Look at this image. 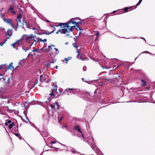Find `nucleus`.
Instances as JSON below:
<instances>
[{
	"label": "nucleus",
	"instance_id": "bb28decb",
	"mask_svg": "<svg viewBox=\"0 0 155 155\" xmlns=\"http://www.w3.org/2000/svg\"><path fill=\"white\" fill-rule=\"evenodd\" d=\"M40 79L41 81L42 80H45V78L44 77V76L43 74H41L40 75Z\"/></svg>",
	"mask_w": 155,
	"mask_h": 155
},
{
	"label": "nucleus",
	"instance_id": "20e7f679",
	"mask_svg": "<svg viewBox=\"0 0 155 155\" xmlns=\"http://www.w3.org/2000/svg\"><path fill=\"white\" fill-rule=\"evenodd\" d=\"M52 92L49 94V95L50 96V97L48 98L47 101H46V104H48V101H49L51 99L55 97V94L54 92L56 91L57 90V87H56L55 89H52Z\"/></svg>",
	"mask_w": 155,
	"mask_h": 155
},
{
	"label": "nucleus",
	"instance_id": "4be33fe9",
	"mask_svg": "<svg viewBox=\"0 0 155 155\" xmlns=\"http://www.w3.org/2000/svg\"><path fill=\"white\" fill-rule=\"evenodd\" d=\"M71 58V57H68V58H65L64 59V60L65 61V63L68 64V61Z\"/></svg>",
	"mask_w": 155,
	"mask_h": 155
},
{
	"label": "nucleus",
	"instance_id": "c85d7f7f",
	"mask_svg": "<svg viewBox=\"0 0 155 155\" xmlns=\"http://www.w3.org/2000/svg\"><path fill=\"white\" fill-rule=\"evenodd\" d=\"M22 15L20 13H19L17 17V19H21L22 17Z\"/></svg>",
	"mask_w": 155,
	"mask_h": 155
},
{
	"label": "nucleus",
	"instance_id": "6e6d98bb",
	"mask_svg": "<svg viewBox=\"0 0 155 155\" xmlns=\"http://www.w3.org/2000/svg\"><path fill=\"white\" fill-rule=\"evenodd\" d=\"M56 143V142L55 141H52L51 142V144L54 143Z\"/></svg>",
	"mask_w": 155,
	"mask_h": 155
},
{
	"label": "nucleus",
	"instance_id": "dca6fc26",
	"mask_svg": "<svg viewBox=\"0 0 155 155\" xmlns=\"http://www.w3.org/2000/svg\"><path fill=\"white\" fill-rule=\"evenodd\" d=\"M5 17L4 18H2L4 21L8 24H9L10 23L11 21V19L8 18L5 19Z\"/></svg>",
	"mask_w": 155,
	"mask_h": 155
},
{
	"label": "nucleus",
	"instance_id": "423d86ee",
	"mask_svg": "<svg viewBox=\"0 0 155 155\" xmlns=\"http://www.w3.org/2000/svg\"><path fill=\"white\" fill-rule=\"evenodd\" d=\"M141 82L140 85L143 87H145L146 85L147 79L145 77H141L140 79Z\"/></svg>",
	"mask_w": 155,
	"mask_h": 155
},
{
	"label": "nucleus",
	"instance_id": "5fc2aeb1",
	"mask_svg": "<svg viewBox=\"0 0 155 155\" xmlns=\"http://www.w3.org/2000/svg\"><path fill=\"white\" fill-rule=\"evenodd\" d=\"M26 119L28 120V121L29 123L30 124H31V123L29 121V120L28 119V117L26 116Z\"/></svg>",
	"mask_w": 155,
	"mask_h": 155
},
{
	"label": "nucleus",
	"instance_id": "5701e85b",
	"mask_svg": "<svg viewBox=\"0 0 155 155\" xmlns=\"http://www.w3.org/2000/svg\"><path fill=\"white\" fill-rule=\"evenodd\" d=\"M15 134L16 136L18 137L20 140H21L23 139L20 134L17 133H15Z\"/></svg>",
	"mask_w": 155,
	"mask_h": 155
},
{
	"label": "nucleus",
	"instance_id": "bf43d9fd",
	"mask_svg": "<svg viewBox=\"0 0 155 155\" xmlns=\"http://www.w3.org/2000/svg\"><path fill=\"white\" fill-rule=\"evenodd\" d=\"M32 124L33 125H34V127H35L36 129H37V127L36 126H35V125H34V124Z\"/></svg>",
	"mask_w": 155,
	"mask_h": 155
},
{
	"label": "nucleus",
	"instance_id": "2f4dec72",
	"mask_svg": "<svg viewBox=\"0 0 155 155\" xmlns=\"http://www.w3.org/2000/svg\"><path fill=\"white\" fill-rule=\"evenodd\" d=\"M14 10V8L13 6H11L9 8V9L8 10V12H9L10 11H13Z\"/></svg>",
	"mask_w": 155,
	"mask_h": 155
},
{
	"label": "nucleus",
	"instance_id": "603ef678",
	"mask_svg": "<svg viewBox=\"0 0 155 155\" xmlns=\"http://www.w3.org/2000/svg\"><path fill=\"white\" fill-rule=\"evenodd\" d=\"M25 24L27 26V27L28 28V24L27 23V22H25Z\"/></svg>",
	"mask_w": 155,
	"mask_h": 155
},
{
	"label": "nucleus",
	"instance_id": "9b49d317",
	"mask_svg": "<svg viewBox=\"0 0 155 155\" xmlns=\"http://www.w3.org/2000/svg\"><path fill=\"white\" fill-rule=\"evenodd\" d=\"M9 78L3 76L2 74H0V80L1 81H4L6 82V81H8Z\"/></svg>",
	"mask_w": 155,
	"mask_h": 155
},
{
	"label": "nucleus",
	"instance_id": "8fccbe9b",
	"mask_svg": "<svg viewBox=\"0 0 155 155\" xmlns=\"http://www.w3.org/2000/svg\"><path fill=\"white\" fill-rule=\"evenodd\" d=\"M32 55V52H30L28 54V56H29L31 55Z\"/></svg>",
	"mask_w": 155,
	"mask_h": 155
},
{
	"label": "nucleus",
	"instance_id": "79ce46f5",
	"mask_svg": "<svg viewBox=\"0 0 155 155\" xmlns=\"http://www.w3.org/2000/svg\"><path fill=\"white\" fill-rule=\"evenodd\" d=\"M59 26H60L59 25H50V26L51 27H52V28H53L54 27H59Z\"/></svg>",
	"mask_w": 155,
	"mask_h": 155
},
{
	"label": "nucleus",
	"instance_id": "412c9836",
	"mask_svg": "<svg viewBox=\"0 0 155 155\" xmlns=\"http://www.w3.org/2000/svg\"><path fill=\"white\" fill-rule=\"evenodd\" d=\"M38 41L37 40V42H38V41H41V42H45L47 41L46 39H45L44 40H42V39L41 38H38Z\"/></svg>",
	"mask_w": 155,
	"mask_h": 155
},
{
	"label": "nucleus",
	"instance_id": "a18cd8bd",
	"mask_svg": "<svg viewBox=\"0 0 155 155\" xmlns=\"http://www.w3.org/2000/svg\"><path fill=\"white\" fill-rule=\"evenodd\" d=\"M83 70L84 71H86V69H87V68H86V66H84L83 67Z\"/></svg>",
	"mask_w": 155,
	"mask_h": 155
},
{
	"label": "nucleus",
	"instance_id": "3c124183",
	"mask_svg": "<svg viewBox=\"0 0 155 155\" xmlns=\"http://www.w3.org/2000/svg\"><path fill=\"white\" fill-rule=\"evenodd\" d=\"M9 25H11L12 27L15 28L14 27L12 23H11V22L9 24Z\"/></svg>",
	"mask_w": 155,
	"mask_h": 155
},
{
	"label": "nucleus",
	"instance_id": "4468645a",
	"mask_svg": "<svg viewBox=\"0 0 155 155\" xmlns=\"http://www.w3.org/2000/svg\"><path fill=\"white\" fill-rule=\"evenodd\" d=\"M59 32L61 33L65 34L66 33L64 28H63V29H59L56 32V34H58Z\"/></svg>",
	"mask_w": 155,
	"mask_h": 155
},
{
	"label": "nucleus",
	"instance_id": "052dcab7",
	"mask_svg": "<svg viewBox=\"0 0 155 155\" xmlns=\"http://www.w3.org/2000/svg\"><path fill=\"white\" fill-rule=\"evenodd\" d=\"M32 29H33V30H35L36 29V28H35V27H34V28H33Z\"/></svg>",
	"mask_w": 155,
	"mask_h": 155
},
{
	"label": "nucleus",
	"instance_id": "4c0bfd02",
	"mask_svg": "<svg viewBox=\"0 0 155 155\" xmlns=\"http://www.w3.org/2000/svg\"><path fill=\"white\" fill-rule=\"evenodd\" d=\"M56 59L54 58H53L52 61H50V62H51V63H54L56 61Z\"/></svg>",
	"mask_w": 155,
	"mask_h": 155
},
{
	"label": "nucleus",
	"instance_id": "2eb2a0df",
	"mask_svg": "<svg viewBox=\"0 0 155 155\" xmlns=\"http://www.w3.org/2000/svg\"><path fill=\"white\" fill-rule=\"evenodd\" d=\"M132 8V7H127L124 8V11L123 10L121 11V13H124V12H128V10Z\"/></svg>",
	"mask_w": 155,
	"mask_h": 155
},
{
	"label": "nucleus",
	"instance_id": "39448f33",
	"mask_svg": "<svg viewBox=\"0 0 155 155\" xmlns=\"http://www.w3.org/2000/svg\"><path fill=\"white\" fill-rule=\"evenodd\" d=\"M54 47V45H49L48 46V48L50 51H51L53 52H54L55 51V52H54V54L55 55H56L58 54L59 53V50H58L57 48H52V47Z\"/></svg>",
	"mask_w": 155,
	"mask_h": 155
},
{
	"label": "nucleus",
	"instance_id": "774afa93",
	"mask_svg": "<svg viewBox=\"0 0 155 155\" xmlns=\"http://www.w3.org/2000/svg\"><path fill=\"white\" fill-rule=\"evenodd\" d=\"M74 47L75 48H78V47L77 46H76L75 45L74 46Z\"/></svg>",
	"mask_w": 155,
	"mask_h": 155
},
{
	"label": "nucleus",
	"instance_id": "09e8293b",
	"mask_svg": "<svg viewBox=\"0 0 155 155\" xmlns=\"http://www.w3.org/2000/svg\"><path fill=\"white\" fill-rule=\"evenodd\" d=\"M7 122L8 123V124H10L12 123V121L11 120H8V121Z\"/></svg>",
	"mask_w": 155,
	"mask_h": 155
},
{
	"label": "nucleus",
	"instance_id": "338daca9",
	"mask_svg": "<svg viewBox=\"0 0 155 155\" xmlns=\"http://www.w3.org/2000/svg\"><path fill=\"white\" fill-rule=\"evenodd\" d=\"M26 59H23L22 60V61H25Z\"/></svg>",
	"mask_w": 155,
	"mask_h": 155
},
{
	"label": "nucleus",
	"instance_id": "393cba45",
	"mask_svg": "<svg viewBox=\"0 0 155 155\" xmlns=\"http://www.w3.org/2000/svg\"><path fill=\"white\" fill-rule=\"evenodd\" d=\"M41 73V70L39 69L35 73V75L36 76H38L39 74H40Z\"/></svg>",
	"mask_w": 155,
	"mask_h": 155
},
{
	"label": "nucleus",
	"instance_id": "ddd939ff",
	"mask_svg": "<svg viewBox=\"0 0 155 155\" xmlns=\"http://www.w3.org/2000/svg\"><path fill=\"white\" fill-rule=\"evenodd\" d=\"M92 148L94 150H96L97 151V153L98 155H103V154L98 150V149L96 146H93Z\"/></svg>",
	"mask_w": 155,
	"mask_h": 155
},
{
	"label": "nucleus",
	"instance_id": "4d7b16f0",
	"mask_svg": "<svg viewBox=\"0 0 155 155\" xmlns=\"http://www.w3.org/2000/svg\"><path fill=\"white\" fill-rule=\"evenodd\" d=\"M77 30H81V31L82 30L81 28H79V27H78V28H77Z\"/></svg>",
	"mask_w": 155,
	"mask_h": 155
},
{
	"label": "nucleus",
	"instance_id": "c03bdc74",
	"mask_svg": "<svg viewBox=\"0 0 155 155\" xmlns=\"http://www.w3.org/2000/svg\"><path fill=\"white\" fill-rule=\"evenodd\" d=\"M41 134L42 135L43 137H45V133H44L42 132V133H41Z\"/></svg>",
	"mask_w": 155,
	"mask_h": 155
},
{
	"label": "nucleus",
	"instance_id": "a211bd4d",
	"mask_svg": "<svg viewBox=\"0 0 155 155\" xmlns=\"http://www.w3.org/2000/svg\"><path fill=\"white\" fill-rule=\"evenodd\" d=\"M77 52L78 54V55L77 56V58L79 59H80V60H83V61H84L85 60V59L82 58H81V56L80 55V53L79 52V51H78V49H77Z\"/></svg>",
	"mask_w": 155,
	"mask_h": 155
},
{
	"label": "nucleus",
	"instance_id": "0e129e2a",
	"mask_svg": "<svg viewBox=\"0 0 155 155\" xmlns=\"http://www.w3.org/2000/svg\"><path fill=\"white\" fill-rule=\"evenodd\" d=\"M55 68H56V69H57L58 68V66L56 65V66L55 67Z\"/></svg>",
	"mask_w": 155,
	"mask_h": 155
},
{
	"label": "nucleus",
	"instance_id": "69168bd1",
	"mask_svg": "<svg viewBox=\"0 0 155 155\" xmlns=\"http://www.w3.org/2000/svg\"><path fill=\"white\" fill-rule=\"evenodd\" d=\"M97 39H98V38L97 37H96L95 38V40H97Z\"/></svg>",
	"mask_w": 155,
	"mask_h": 155
},
{
	"label": "nucleus",
	"instance_id": "864d4df0",
	"mask_svg": "<svg viewBox=\"0 0 155 155\" xmlns=\"http://www.w3.org/2000/svg\"><path fill=\"white\" fill-rule=\"evenodd\" d=\"M38 51V49H34L32 51H35L37 52Z\"/></svg>",
	"mask_w": 155,
	"mask_h": 155
},
{
	"label": "nucleus",
	"instance_id": "e2e57ef3",
	"mask_svg": "<svg viewBox=\"0 0 155 155\" xmlns=\"http://www.w3.org/2000/svg\"><path fill=\"white\" fill-rule=\"evenodd\" d=\"M116 12V11H114L113 12V14H114V13H115Z\"/></svg>",
	"mask_w": 155,
	"mask_h": 155
},
{
	"label": "nucleus",
	"instance_id": "6ab92c4d",
	"mask_svg": "<svg viewBox=\"0 0 155 155\" xmlns=\"http://www.w3.org/2000/svg\"><path fill=\"white\" fill-rule=\"evenodd\" d=\"M7 68V65L6 64L4 65L2 64L0 66V69H2V70L5 69Z\"/></svg>",
	"mask_w": 155,
	"mask_h": 155
},
{
	"label": "nucleus",
	"instance_id": "aec40b11",
	"mask_svg": "<svg viewBox=\"0 0 155 155\" xmlns=\"http://www.w3.org/2000/svg\"><path fill=\"white\" fill-rule=\"evenodd\" d=\"M73 91H72V93L74 94H78V92L79 91V90H77L76 89L73 88Z\"/></svg>",
	"mask_w": 155,
	"mask_h": 155
},
{
	"label": "nucleus",
	"instance_id": "1a4fd4ad",
	"mask_svg": "<svg viewBox=\"0 0 155 155\" xmlns=\"http://www.w3.org/2000/svg\"><path fill=\"white\" fill-rule=\"evenodd\" d=\"M142 97L141 95L137 96L135 98V100L134 101L132 102H143V101L142 99Z\"/></svg>",
	"mask_w": 155,
	"mask_h": 155
},
{
	"label": "nucleus",
	"instance_id": "e433bc0d",
	"mask_svg": "<svg viewBox=\"0 0 155 155\" xmlns=\"http://www.w3.org/2000/svg\"><path fill=\"white\" fill-rule=\"evenodd\" d=\"M51 62H50V61H48V63L46 64V66L47 67H49L50 66Z\"/></svg>",
	"mask_w": 155,
	"mask_h": 155
},
{
	"label": "nucleus",
	"instance_id": "72a5a7b5",
	"mask_svg": "<svg viewBox=\"0 0 155 155\" xmlns=\"http://www.w3.org/2000/svg\"><path fill=\"white\" fill-rule=\"evenodd\" d=\"M17 26H18L20 23H21V19H17Z\"/></svg>",
	"mask_w": 155,
	"mask_h": 155
},
{
	"label": "nucleus",
	"instance_id": "a878e982",
	"mask_svg": "<svg viewBox=\"0 0 155 155\" xmlns=\"http://www.w3.org/2000/svg\"><path fill=\"white\" fill-rule=\"evenodd\" d=\"M14 126V123H12L10 124L9 125V128L10 129H11Z\"/></svg>",
	"mask_w": 155,
	"mask_h": 155
},
{
	"label": "nucleus",
	"instance_id": "de8ad7c7",
	"mask_svg": "<svg viewBox=\"0 0 155 155\" xmlns=\"http://www.w3.org/2000/svg\"><path fill=\"white\" fill-rule=\"evenodd\" d=\"M11 12L12 13V14H13L14 15H15V12L14 11H11Z\"/></svg>",
	"mask_w": 155,
	"mask_h": 155
},
{
	"label": "nucleus",
	"instance_id": "13d9d810",
	"mask_svg": "<svg viewBox=\"0 0 155 155\" xmlns=\"http://www.w3.org/2000/svg\"><path fill=\"white\" fill-rule=\"evenodd\" d=\"M140 38H141V39H144V40L145 41H146V40L144 38H143V37H140Z\"/></svg>",
	"mask_w": 155,
	"mask_h": 155
},
{
	"label": "nucleus",
	"instance_id": "37998d69",
	"mask_svg": "<svg viewBox=\"0 0 155 155\" xmlns=\"http://www.w3.org/2000/svg\"><path fill=\"white\" fill-rule=\"evenodd\" d=\"M141 2H140V1H139L136 4V8L137 6H138L141 3Z\"/></svg>",
	"mask_w": 155,
	"mask_h": 155
},
{
	"label": "nucleus",
	"instance_id": "ea45409f",
	"mask_svg": "<svg viewBox=\"0 0 155 155\" xmlns=\"http://www.w3.org/2000/svg\"><path fill=\"white\" fill-rule=\"evenodd\" d=\"M7 40V39H5V41L4 42L2 43H0V46H2L3 44L5 43V42Z\"/></svg>",
	"mask_w": 155,
	"mask_h": 155
},
{
	"label": "nucleus",
	"instance_id": "9d476101",
	"mask_svg": "<svg viewBox=\"0 0 155 155\" xmlns=\"http://www.w3.org/2000/svg\"><path fill=\"white\" fill-rule=\"evenodd\" d=\"M6 35L8 36L7 39H9L12 36L13 32L12 30L11 29H8L6 33Z\"/></svg>",
	"mask_w": 155,
	"mask_h": 155
},
{
	"label": "nucleus",
	"instance_id": "0eeeda50",
	"mask_svg": "<svg viewBox=\"0 0 155 155\" xmlns=\"http://www.w3.org/2000/svg\"><path fill=\"white\" fill-rule=\"evenodd\" d=\"M51 107L52 108L55 110H58L59 107L58 103L57 102L51 104Z\"/></svg>",
	"mask_w": 155,
	"mask_h": 155
},
{
	"label": "nucleus",
	"instance_id": "6e6552de",
	"mask_svg": "<svg viewBox=\"0 0 155 155\" xmlns=\"http://www.w3.org/2000/svg\"><path fill=\"white\" fill-rule=\"evenodd\" d=\"M72 91H73V88H68L65 90L64 93L68 95H70L72 93Z\"/></svg>",
	"mask_w": 155,
	"mask_h": 155
},
{
	"label": "nucleus",
	"instance_id": "680f3d73",
	"mask_svg": "<svg viewBox=\"0 0 155 155\" xmlns=\"http://www.w3.org/2000/svg\"><path fill=\"white\" fill-rule=\"evenodd\" d=\"M5 125H8V123L7 122H6L5 123Z\"/></svg>",
	"mask_w": 155,
	"mask_h": 155
},
{
	"label": "nucleus",
	"instance_id": "473e14b6",
	"mask_svg": "<svg viewBox=\"0 0 155 155\" xmlns=\"http://www.w3.org/2000/svg\"><path fill=\"white\" fill-rule=\"evenodd\" d=\"M64 118V116L63 115H61V116L58 119V121L59 123L61 121V120H62L63 118Z\"/></svg>",
	"mask_w": 155,
	"mask_h": 155
},
{
	"label": "nucleus",
	"instance_id": "f704fd0d",
	"mask_svg": "<svg viewBox=\"0 0 155 155\" xmlns=\"http://www.w3.org/2000/svg\"><path fill=\"white\" fill-rule=\"evenodd\" d=\"M22 49L23 50L25 51V52H27L29 49V48H25V47H23Z\"/></svg>",
	"mask_w": 155,
	"mask_h": 155
},
{
	"label": "nucleus",
	"instance_id": "c9c22d12",
	"mask_svg": "<svg viewBox=\"0 0 155 155\" xmlns=\"http://www.w3.org/2000/svg\"><path fill=\"white\" fill-rule=\"evenodd\" d=\"M18 45V42L16 43H14V44L12 45L13 46V47L14 48H15L17 50L18 49L17 48H15V45Z\"/></svg>",
	"mask_w": 155,
	"mask_h": 155
},
{
	"label": "nucleus",
	"instance_id": "58836bf2",
	"mask_svg": "<svg viewBox=\"0 0 155 155\" xmlns=\"http://www.w3.org/2000/svg\"><path fill=\"white\" fill-rule=\"evenodd\" d=\"M24 63L23 62L22 60H21L20 61V62H19V65L20 66H22L23 65Z\"/></svg>",
	"mask_w": 155,
	"mask_h": 155
},
{
	"label": "nucleus",
	"instance_id": "7c9ffc66",
	"mask_svg": "<svg viewBox=\"0 0 155 155\" xmlns=\"http://www.w3.org/2000/svg\"><path fill=\"white\" fill-rule=\"evenodd\" d=\"M34 81V85L32 87H35V85L37 84L38 82V81L37 80H35Z\"/></svg>",
	"mask_w": 155,
	"mask_h": 155
},
{
	"label": "nucleus",
	"instance_id": "a19ab883",
	"mask_svg": "<svg viewBox=\"0 0 155 155\" xmlns=\"http://www.w3.org/2000/svg\"><path fill=\"white\" fill-rule=\"evenodd\" d=\"M142 53H149L150 54H151V53H150V52H149L147 51H144L143 53H141V54H142Z\"/></svg>",
	"mask_w": 155,
	"mask_h": 155
},
{
	"label": "nucleus",
	"instance_id": "f3484780",
	"mask_svg": "<svg viewBox=\"0 0 155 155\" xmlns=\"http://www.w3.org/2000/svg\"><path fill=\"white\" fill-rule=\"evenodd\" d=\"M67 148L70 151H71V152L75 153H78L77 152L76 150L73 148H72V147H68V148L67 147Z\"/></svg>",
	"mask_w": 155,
	"mask_h": 155
},
{
	"label": "nucleus",
	"instance_id": "b1692460",
	"mask_svg": "<svg viewBox=\"0 0 155 155\" xmlns=\"http://www.w3.org/2000/svg\"><path fill=\"white\" fill-rule=\"evenodd\" d=\"M0 17L2 19L5 18V16L4 14H2L1 10H0Z\"/></svg>",
	"mask_w": 155,
	"mask_h": 155
},
{
	"label": "nucleus",
	"instance_id": "f257e3e1",
	"mask_svg": "<svg viewBox=\"0 0 155 155\" xmlns=\"http://www.w3.org/2000/svg\"><path fill=\"white\" fill-rule=\"evenodd\" d=\"M76 20H80L79 18H73L69 20L67 23H60L59 25L61 28H64L66 33L72 31V28L75 27L76 26L78 27L80 22V21H75Z\"/></svg>",
	"mask_w": 155,
	"mask_h": 155
},
{
	"label": "nucleus",
	"instance_id": "7ed1b4c3",
	"mask_svg": "<svg viewBox=\"0 0 155 155\" xmlns=\"http://www.w3.org/2000/svg\"><path fill=\"white\" fill-rule=\"evenodd\" d=\"M74 130L78 131L79 133L81 134L82 136V137L84 139H85L87 140H90V139L91 140V141H93V138L92 137H91L90 135L88 136V137H87V135H85L84 136L83 134H82V132L81 130V128L80 127L79 125H77L74 127Z\"/></svg>",
	"mask_w": 155,
	"mask_h": 155
},
{
	"label": "nucleus",
	"instance_id": "f03ea898",
	"mask_svg": "<svg viewBox=\"0 0 155 155\" xmlns=\"http://www.w3.org/2000/svg\"><path fill=\"white\" fill-rule=\"evenodd\" d=\"M38 38H36L35 35L30 34L29 35H27V37L25 39V41L27 43L30 44V46L31 47L33 45H35L37 44V41Z\"/></svg>",
	"mask_w": 155,
	"mask_h": 155
},
{
	"label": "nucleus",
	"instance_id": "c756f323",
	"mask_svg": "<svg viewBox=\"0 0 155 155\" xmlns=\"http://www.w3.org/2000/svg\"><path fill=\"white\" fill-rule=\"evenodd\" d=\"M54 31H55V30H54L51 32H49V31L46 32L45 33V34L46 35H49L51 34V33H53Z\"/></svg>",
	"mask_w": 155,
	"mask_h": 155
},
{
	"label": "nucleus",
	"instance_id": "cd10ccee",
	"mask_svg": "<svg viewBox=\"0 0 155 155\" xmlns=\"http://www.w3.org/2000/svg\"><path fill=\"white\" fill-rule=\"evenodd\" d=\"M12 64H13V63L11 62L10 64L9 65V66L8 67V68L9 69H11L12 68L13 69H14V67L13 66H12Z\"/></svg>",
	"mask_w": 155,
	"mask_h": 155
},
{
	"label": "nucleus",
	"instance_id": "49530a36",
	"mask_svg": "<svg viewBox=\"0 0 155 155\" xmlns=\"http://www.w3.org/2000/svg\"><path fill=\"white\" fill-rule=\"evenodd\" d=\"M95 35H96L97 36H99V32L97 31L96 32V33H95Z\"/></svg>",
	"mask_w": 155,
	"mask_h": 155
},
{
	"label": "nucleus",
	"instance_id": "f8f14e48",
	"mask_svg": "<svg viewBox=\"0 0 155 155\" xmlns=\"http://www.w3.org/2000/svg\"><path fill=\"white\" fill-rule=\"evenodd\" d=\"M117 79H109L108 80V82L109 83H110L111 84V85L114 86H116L117 85L116 83Z\"/></svg>",
	"mask_w": 155,
	"mask_h": 155
}]
</instances>
